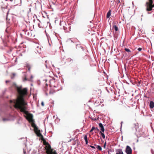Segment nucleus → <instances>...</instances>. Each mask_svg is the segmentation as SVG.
Returning a JSON list of instances; mask_svg holds the SVG:
<instances>
[{"mask_svg": "<svg viewBox=\"0 0 154 154\" xmlns=\"http://www.w3.org/2000/svg\"><path fill=\"white\" fill-rule=\"evenodd\" d=\"M152 3V0H149V2H147L146 3V5H148V6H149V5H151Z\"/></svg>", "mask_w": 154, "mask_h": 154, "instance_id": "9", "label": "nucleus"}, {"mask_svg": "<svg viewBox=\"0 0 154 154\" xmlns=\"http://www.w3.org/2000/svg\"><path fill=\"white\" fill-rule=\"evenodd\" d=\"M9 82V81L7 80V81H6V83H7V82Z\"/></svg>", "mask_w": 154, "mask_h": 154, "instance_id": "32", "label": "nucleus"}, {"mask_svg": "<svg viewBox=\"0 0 154 154\" xmlns=\"http://www.w3.org/2000/svg\"><path fill=\"white\" fill-rule=\"evenodd\" d=\"M99 125L100 127L101 128L100 130L101 131V132H104L105 130L103 124L101 123H99Z\"/></svg>", "mask_w": 154, "mask_h": 154, "instance_id": "7", "label": "nucleus"}, {"mask_svg": "<svg viewBox=\"0 0 154 154\" xmlns=\"http://www.w3.org/2000/svg\"><path fill=\"white\" fill-rule=\"evenodd\" d=\"M111 12V10H109V11H108V12H107V15H106V18H109V17L110 16Z\"/></svg>", "mask_w": 154, "mask_h": 154, "instance_id": "11", "label": "nucleus"}, {"mask_svg": "<svg viewBox=\"0 0 154 154\" xmlns=\"http://www.w3.org/2000/svg\"><path fill=\"white\" fill-rule=\"evenodd\" d=\"M149 106L151 109H152L154 107V102L153 101H150Z\"/></svg>", "mask_w": 154, "mask_h": 154, "instance_id": "10", "label": "nucleus"}, {"mask_svg": "<svg viewBox=\"0 0 154 154\" xmlns=\"http://www.w3.org/2000/svg\"><path fill=\"white\" fill-rule=\"evenodd\" d=\"M31 126L32 127L34 128V130L35 133H36L38 131L40 130L38 129L36 125L34 123L32 122V123Z\"/></svg>", "mask_w": 154, "mask_h": 154, "instance_id": "4", "label": "nucleus"}, {"mask_svg": "<svg viewBox=\"0 0 154 154\" xmlns=\"http://www.w3.org/2000/svg\"><path fill=\"white\" fill-rule=\"evenodd\" d=\"M95 128L94 127H93L91 129V130L90 131V132H91L93 130H94V129H95Z\"/></svg>", "mask_w": 154, "mask_h": 154, "instance_id": "19", "label": "nucleus"}, {"mask_svg": "<svg viewBox=\"0 0 154 154\" xmlns=\"http://www.w3.org/2000/svg\"><path fill=\"white\" fill-rule=\"evenodd\" d=\"M8 12L7 13V17H6V19L7 20H8Z\"/></svg>", "mask_w": 154, "mask_h": 154, "instance_id": "29", "label": "nucleus"}, {"mask_svg": "<svg viewBox=\"0 0 154 154\" xmlns=\"http://www.w3.org/2000/svg\"><path fill=\"white\" fill-rule=\"evenodd\" d=\"M100 133L102 137L103 138V139H105V137L104 134L103 133V132H102L101 131H100Z\"/></svg>", "mask_w": 154, "mask_h": 154, "instance_id": "14", "label": "nucleus"}, {"mask_svg": "<svg viewBox=\"0 0 154 154\" xmlns=\"http://www.w3.org/2000/svg\"><path fill=\"white\" fill-rule=\"evenodd\" d=\"M76 48H78V49H81L82 51H83V47L81 46H77Z\"/></svg>", "mask_w": 154, "mask_h": 154, "instance_id": "16", "label": "nucleus"}, {"mask_svg": "<svg viewBox=\"0 0 154 154\" xmlns=\"http://www.w3.org/2000/svg\"><path fill=\"white\" fill-rule=\"evenodd\" d=\"M125 51L128 53L130 52L131 51L128 48H125Z\"/></svg>", "mask_w": 154, "mask_h": 154, "instance_id": "17", "label": "nucleus"}, {"mask_svg": "<svg viewBox=\"0 0 154 154\" xmlns=\"http://www.w3.org/2000/svg\"><path fill=\"white\" fill-rule=\"evenodd\" d=\"M16 88L18 94L17 98L16 99L10 100V102L13 103V106L15 109H20L21 112L26 114L27 115L26 119L29 122H32V115L26 111L27 103L24 99L25 97L27 95L28 89L26 88H23L22 86H16Z\"/></svg>", "mask_w": 154, "mask_h": 154, "instance_id": "1", "label": "nucleus"}, {"mask_svg": "<svg viewBox=\"0 0 154 154\" xmlns=\"http://www.w3.org/2000/svg\"><path fill=\"white\" fill-rule=\"evenodd\" d=\"M146 11H151L152 10V8L153 7H154V4L153 5H152V4L151 5H149V6H148V5H146Z\"/></svg>", "mask_w": 154, "mask_h": 154, "instance_id": "6", "label": "nucleus"}, {"mask_svg": "<svg viewBox=\"0 0 154 154\" xmlns=\"http://www.w3.org/2000/svg\"><path fill=\"white\" fill-rule=\"evenodd\" d=\"M46 85L47 86H48V85L47 84H46Z\"/></svg>", "mask_w": 154, "mask_h": 154, "instance_id": "33", "label": "nucleus"}, {"mask_svg": "<svg viewBox=\"0 0 154 154\" xmlns=\"http://www.w3.org/2000/svg\"><path fill=\"white\" fill-rule=\"evenodd\" d=\"M106 142H105V143H104V146H103V147H104V148H106Z\"/></svg>", "mask_w": 154, "mask_h": 154, "instance_id": "28", "label": "nucleus"}, {"mask_svg": "<svg viewBox=\"0 0 154 154\" xmlns=\"http://www.w3.org/2000/svg\"><path fill=\"white\" fill-rule=\"evenodd\" d=\"M43 141L44 145H46L45 149L46 150V152L47 154H52L55 150H54V149L51 148L50 145L48 143L46 142L45 140Z\"/></svg>", "mask_w": 154, "mask_h": 154, "instance_id": "2", "label": "nucleus"}, {"mask_svg": "<svg viewBox=\"0 0 154 154\" xmlns=\"http://www.w3.org/2000/svg\"><path fill=\"white\" fill-rule=\"evenodd\" d=\"M125 152L127 154H132V150L131 148L128 146H126Z\"/></svg>", "mask_w": 154, "mask_h": 154, "instance_id": "3", "label": "nucleus"}, {"mask_svg": "<svg viewBox=\"0 0 154 154\" xmlns=\"http://www.w3.org/2000/svg\"><path fill=\"white\" fill-rule=\"evenodd\" d=\"M116 154H124L122 149H118L116 150Z\"/></svg>", "mask_w": 154, "mask_h": 154, "instance_id": "8", "label": "nucleus"}, {"mask_svg": "<svg viewBox=\"0 0 154 154\" xmlns=\"http://www.w3.org/2000/svg\"><path fill=\"white\" fill-rule=\"evenodd\" d=\"M12 75H13V77H12V76H11V78L12 79H13V78H14V77L15 76V73H12Z\"/></svg>", "mask_w": 154, "mask_h": 154, "instance_id": "21", "label": "nucleus"}, {"mask_svg": "<svg viewBox=\"0 0 154 154\" xmlns=\"http://www.w3.org/2000/svg\"><path fill=\"white\" fill-rule=\"evenodd\" d=\"M95 145V146H97V145Z\"/></svg>", "mask_w": 154, "mask_h": 154, "instance_id": "35", "label": "nucleus"}, {"mask_svg": "<svg viewBox=\"0 0 154 154\" xmlns=\"http://www.w3.org/2000/svg\"><path fill=\"white\" fill-rule=\"evenodd\" d=\"M26 67L28 69V71L29 72H30V69H31V66L30 65H27L26 66Z\"/></svg>", "mask_w": 154, "mask_h": 154, "instance_id": "12", "label": "nucleus"}, {"mask_svg": "<svg viewBox=\"0 0 154 154\" xmlns=\"http://www.w3.org/2000/svg\"><path fill=\"white\" fill-rule=\"evenodd\" d=\"M113 28H114L116 31H117L118 30V28L116 25H114L113 26Z\"/></svg>", "mask_w": 154, "mask_h": 154, "instance_id": "13", "label": "nucleus"}, {"mask_svg": "<svg viewBox=\"0 0 154 154\" xmlns=\"http://www.w3.org/2000/svg\"><path fill=\"white\" fill-rule=\"evenodd\" d=\"M52 154H57V152H56V151L55 150H54V151Z\"/></svg>", "mask_w": 154, "mask_h": 154, "instance_id": "27", "label": "nucleus"}, {"mask_svg": "<svg viewBox=\"0 0 154 154\" xmlns=\"http://www.w3.org/2000/svg\"><path fill=\"white\" fill-rule=\"evenodd\" d=\"M9 119L8 118H4L3 119V120L4 121H8L9 120Z\"/></svg>", "mask_w": 154, "mask_h": 154, "instance_id": "18", "label": "nucleus"}, {"mask_svg": "<svg viewBox=\"0 0 154 154\" xmlns=\"http://www.w3.org/2000/svg\"><path fill=\"white\" fill-rule=\"evenodd\" d=\"M24 153H25V151H24Z\"/></svg>", "mask_w": 154, "mask_h": 154, "instance_id": "34", "label": "nucleus"}, {"mask_svg": "<svg viewBox=\"0 0 154 154\" xmlns=\"http://www.w3.org/2000/svg\"><path fill=\"white\" fill-rule=\"evenodd\" d=\"M85 143H86V144L87 145L88 144V139H85Z\"/></svg>", "mask_w": 154, "mask_h": 154, "instance_id": "23", "label": "nucleus"}, {"mask_svg": "<svg viewBox=\"0 0 154 154\" xmlns=\"http://www.w3.org/2000/svg\"><path fill=\"white\" fill-rule=\"evenodd\" d=\"M41 105L42 106H44V104L43 102H42L41 103Z\"/></svg>", "mask_w": 154, "mask_h": 154, "instance_id": "26", "label": "nucleus"}, {"mask_svg": "<svg viewBox=\"0 0 154 154\" xmlns=\"http://www.w3.org/2000/svg\"><path fill=\"white\" fill-rule=\"evenodd\" d=\"M40 131V130L39 131H38V132L36 133L35 134H36L37 136L40 138L41 140L43 141L44 140H45V139H44L43 136L42 135Z\"/></svg>", "mask_w": 154, "mask_h": 154, "instance_id": "5", "label": "nucleus"}, {"mask_svg": "<svg viewBox=\"0 0 154 154\" xmlns=\"http://www.w3.org/2000/svg\"><path fill=\"white\" fill-rule=\"evenodd\" d=\"M97 148L100 151H101L102 150V148L100 146H97Z\"/></svg>", "mask_w": 154, "mask_h": 154, "instance_id": "15", "label": "nucleus"}, {"mask_svg": "<svg viewBox=\"0 0 154 154\" xmlns=\"http://www.w3.org/2000/svg\"><path fill=\"white\" fill-rule=\"evenodd\" d=\"M142 48H139L138 49V50L139 51H141V50H142Z\"/></svg>", "mask_w": 154, "mask_h": 154, "instance_id": "25", "label": "nucleus"}, {"mask_svg": "<svg viewBox=\"0 0 154 154\" xmlns=\"http://www.w3.org/2000/svg\"><path fill=\"white\" fill-rule=\"evenodd\" d=\"M31 79H29V80H30V81H31L32 79L33 78V76L32 75H31Z\"/></svg>", "mask_w": 154, "mask_h": 154, "instance_id": "30", "label": "nucleus"}, {"mask_svg": "<svg viewBox=\"0 0 154 154\" xmlns=\"http://www.w3.org/2000/svg\"><path fill=\"white\" fill-rule=\"evenodd\" d=\"M84 139H87V135H85L84 137Z\"/></svg>", "mask_w": 154, "mask_h": 154, "instance_id": "22", "label": "nucleus"}, {"mask_svg": "<svg viewBox=\"0 0 154 154\" xmlns=\"http://www.w3.org/2000/svg\"><path fill=\"white\" fill-rule=\"evenodd\" d=\"M27 80L29 81L30 80L29 79H27L26 77H25V78H24V79H23V81H27Z\"/></svg>", "mask_w": 154, "mask_h": 154, "instance_id": "20", "label": "nucleus"}, {"mask_svg": "<svg viewBox=\"0 0 154 154\" xmlns=\"http://www.w3.org/2000/svg\"><path fill=\"white\" fill-rule=\"evenodd\" d=\"M95 129H97V130L98 131H99V129L97 128H95Z\"/></svg>", "mask_w": 154, "mask_h": 154, "instance_id": "31", "label": "nucleus"}, {"mask_svg": "<svg viewBox=\"0 0 154 154\" xmlns=\"http://www.w3.org/2000/svg\"><path fill=\"white\" fill-rule=\"evenodd\" d=\"M90 147L92 148H93V149H95V147L94 146H90Z\"/></svg>", "mask_w": 154, "mask_h": 154, "instance_id": "24", "label": "nucleus"}]
</instances>
